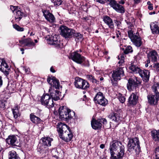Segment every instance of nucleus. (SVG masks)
<instances>
[{"mask_svg":"<svg viewBox=\"0 0 159 159\" xmlns=\"http://www.w3.org/2000/svg\"><path fill=\"white\" fill-rule=\"evenodd\" d=\"M110 152L111 159H120L125 154V147L121 142L113 140L110 144Z\"/></svg>","mask_w":159,"mask_h":159,"instance_id":"obj_1","label":"nucleus"},{"mask_svg":"<svg viewBox=\"0 0 159 159\" xmlns=\"http://www.w3.org/2000/svg\"><path fill=\"white\" fill-rule=\"evenodd\" d=\"M127 144L128 150L129 152H134L136 154H139L140 151L139 141L137 137L128 138Z\"/></svg>","mask_w":159,"mask_h":159,"instance_id":"obj_2","label":"nucleus"},{"mask_svg":"<svg viewBox=\"0 0 159 159\" xmlns=\"http://www.w3.org/2000/svg\"><path fill=\"white\" fill-rule=\"evenodd\" d=\"M59 114L60 119L66 120L71 119L75 115V112L66 106H62L59 108Z\"/></svg>","mask_w":159,"mask_h":159,"instance_id":"obj_3","label":"nucleus"},{"mask_svg":"<svg viewBox=\"0 0 159 159\" xmlns=\"http://www.w3.org/2000/svg\"><path fill=\"white\" fill-rule=\"evenodd\" d=\"M141 84L140 80L137 77H134L130 78L128 80L127 87L129 91H133L138 89L139 86Z\"/></svg>","mask_w":159,"mask_h":159,"instance_id":"obj_4","label":"nucleus"},{"mask_svg":"<svg viewBox=\"0 0 159 159\" xmlns=\"http://www.w3.org/2000/svg\"><path fill=\"white\" fill-rule=\"evenodd\" d=\"M59 29L60 35L65 38L72 37L75 33V30L63 25H61Z\"/></svg>","mask_w":159,"mask_h":159,"instance_id":"obj_5","label":"nucleus"},{"mask_svg":"<svg viewBox=\"0 0 159 159\" xmlns=\"http://www.w3.org/2000/svg\"><path fill=\"white\" fill-rule=\"evenodd\" d=\"M74 84L75 87L77 88L85 89L89 88V87L88 82L79 77L75 78Z\"/></svg>","mask_w":159,"mask_h":159,"instance_id":"obj_6","label":"nucleus"},{"mask_svg":"<svg viewBox=\"0 0 159 159\" xmlns=\"http://www.w3.org/2000/svg\"><path fill=\"white\" fill-rule=\"evenodd\" d=\"M40 101L42 105L48 106L50 108L54 106L53 100L48 94H43L41 97Z\"/></svg>","mask_w":159,"mask_h":159,"instance_id":"obj_7","label":"nucleus"},{"mask_svg":"<svg viewBox=\"0 0 159 159\" xmlns=\"http://www.w3.org/2000/svg\"><path fill=\"white\" fill-rule=\"evenodd\" d=\"M70 58L78 64H81L84 62H86V61H88L84 57L81 56L76 52L70 53Z\"/></svg>","mask_w":159,"mask_h":159,"instance_id":"obj_8","label":"nucleus"},{"mask_svg":"<svg viewBox=\"0 0 159 159\" xmlns=\"http://www.w3.org/2000/svg\"><path fill=\"white\" fill-rule=\"evenodd\" d=\"M123 68L118 67L113 71L112 77L114 81H117L120 80L121 78L124 76V72Z\"/></svg>","mask_w":159,"mask_h":159,"instance_id":"obj_9","label":"nucleus"},{"mask_svg":"<svg viewBox=\"0 0 159 159\" xmlns=\"http://www.w3.org/2000/svg\"><path fill=\"white\" fill-rule=\"evenodd\" d=\"M106 125L107 123L106 120L104 118H101L97 120H93L91 121V125L93 129H97L100 128L102 125V123Z\"/></svg>","mask_w":159,"mask_h":159,"instance_id":"obj_10","label":"nucleus"},{"mask_svg":"<svg viewBox=\"0 0 159 159\" xmlns=\"http://www.w3.org/2000/svg\"><path fill=\"white\" fill-rule=\"evenodd\" d=\"M7 143L9 145L12 146H19L20 143L15 135H9L6 139Z\"/></svg>","mask_w":159,"mask_h":159,"instance_id":"obj_11","label":"nucleus"},{"mask_svg":"<svg viewBox=\"0 0 159 159\" xmlns=\"http://www.w3.org/2000/svg\"><path fill=\"white\" fill-rule=\"evenodd\" d=\"M58 37V36L56 35L51 36L48 39H47L48 43L51 45H54L55 47H60L61 42Z\"/></svg>","mask_w":159,"mask_h":159,"instance_id":"obj_12","label":"nucleus"},{"mask_svg":"<svg viewBox=\"0 0 159 159\" xmlns=\"http://www.w3.org/2000/svg\"><path fill=\"white\" fill-rule=\"evenodd\" d=\"M60 138L65 141L68 142L72 139L73 134L69 129L66 130L60 136Z\"/></svg>","mask_w":159,"mask_h":159,"instance_id":"obj_13","label":"nucleus"},{"mask_svg":"<svg viewBox=\"0 0 159 159\" xmlns=\"http://www.w3.org/2000/svg\"><path fill=\"white\" fill-rule=\"evenodd\" d=\"M47 81L51 86H53L56 89L59 88L60 83L56 77H52V78L48 77L47 79Z\"/></svg>","mask_w":159,"mask_h":159,"instance_id":"obj_14","label":"nucleus"},{"mask_svg":"<svg viewBox=\"0 0 159 159\" xmlns=\"http://www.w3.org/2000/svg\"><path fill=\"white\" fill-rule=\"evenodd\" d=\"M138 98L137 93H132L129 98L128 102L129 105L133 106L135 105L137 103Z\"/></svg>","mask_w":159,"mask_h":159,"instance_id":"obj_15","label":"nucleus"},{"mask_svg":"<svg viewBox=\"0 0 159 159\" xmlns=\"http://www.w3.org/2000/svg\"><path fill=\"white\" fill-rule=\"evenodd\" d=\"M148 102L151 105H156L158 101L159 96L156 94H150L147 96Z\"/></svg>","mask_w":159,"mask_h":159,"instance_id":"obj_16","label":"nucleus"},{"mask_svg":"<svg viewBox=\"0 0 159 159\" xmlns=\"http://www.w3.org/2000/svg\"><path fill=\"white\" fill-rule=\"evenodd\" d=\"M8 68V66L5 61L3 59L2 60L0 65V70L6 76L9 74Z\"/></svg>","mask_w":159,"mask_h":159,"instance_id":"obj_17","label":"nucleus"},{"mask_svg":"<svg viewBox=\"0 0 159 159\" xmlns=\"http://www.w3.org/2000/svg\"><path fill=\"white\" fill-rule=\"evenodd\" d=\"M69 129L67 125L61 123H58L57 125V129L59 136Z\"/></svg>","mask_w":159,"mask_h":159,"instance_id":"obj_18","label":"nucleus"},{"mask_svg":"<svg viewBox=\"0 0 159 159\" xmlns=\"http://www.w3.org/2000/svg\"><path fill=\"white\" fill-rule=\"evenodd\" d=\"M43 12L45 19L50 22H53L55 20V18L54 16L48 11L44 10Z\"/></svg>","mask_w":159,"mask_h":159,"instance_id":"obj_19","label":"nucleus"},{"mask_svg":"<svg viewBox=\"0 0 159 159\" xmlns=\"http://www.w3.org/2000/svg\"><path fill=\"white\" fill-rule=\"evenodd\" d=\"M19 42L21 45L24 44L25 46L28 47L34 46L35 45V44L33 42V40L30 38L23 40H20Z\"/></svg>","mask_w":159,"mask_h":159,"instance_id":"obj_20","label":"nucleus"},{"mask_svg":"<svg viewBox=\"0 0 159 159\" xmlns=\"http://www.w3.org/2000/svg\"><path fill=\"white\" fill-rule=\"evenodd\" d=\"M51 91L50 93V96L51 97V99L55 100L57 101L60 99L59 95L60 93L59 92L58 90H52V89H50L49 90V91L50 92Z\"/></svg>","mask_w":159,"mask_h":159,"instance_id":"obj_21","label":"nucleus"},{"mask_svg":"<svg viewBox=\"0 0 159 159\" xmlns=\"http://www.w3.org/2000/svg\"><path fill=\"white\" fill-rule=\"evenodd\" d=\"M139 75L144 81L147 82L148 81L150 75L149 72L148 70H142Z\"/></svg>","mask_w":159,"mask_h":159,"instance_id":"obj_22","label":"nucleus"},{"mask_svg":"<svg viewBox=\"0 0 159 159\" xmlns=\"http://www.w3.org/2000/svg\"><path fill=\"white\" fill-rule=\"evenodd\" d=\"M103 20L111 29L114 28V25L112 19L108 16H105L103 17Z\"/></svg>","mask_w":159,"mask_h":159,"instance_id":"obj_23","label":"nucleus"},{"mask_svg":"<svg viewBox=\"0 0 159 159\" xmlns=\"http://www.w3.org/2000/svg\"><path fill=\"white\" fill-rule=\"evenodd\" d=\"M151 28L153 33L159 34V22H153L151 25Z\"/></svg>","mask_w":159,"mask_h":159,"instance_id":"obj_24","label":"nucleus"},{"mask_svg":"<svg viewBox=\"0 0 159 159\" xmlns=\"http://www.w3.org/2000/svg\"><path fill=\"white\" fill-rule=\"evenodd\" d=\"M108 117L116 122H118L121 120V117L119 114L116 113H111L109 115Z\"/></svg>","mask_w":159,"mask_h":159,"instance_id":"obj_25","label":"nucleus"},{"mask_svg":"<svg viewBox=\"0 0 159 159\" xmlns=\"http://www.w3.org/2000/svg\"><path fill=\"white\" fill-rule=\"evenodd\" d=\"M30 120L31 122L35 124H38L40 123L42 120L39 117L34 115L33 113L30 115Z\"/></svg>","mask_w":159,"mask_h":159,"instance_id":"obj_26","label":"nucleus"},{"mask_svg":"<svg viewBox=\"0 0 159 159\" xmlns=\"http://www.w3.org/2000/svg\"><path fill=\"white\" fill-rule=\"evenodd\" d=\"M157 52L156 51H152L148 54L147 57L148 59H151L152 61L155 62L157 59Z\"/></svg>","mask_w":159,"mask_h":159,"instance_id":"obj_27","label":"nucleus"},{"mask_svg":"<svg viewBox=\"0 0 159 159\" xmlns=\"http://www.w3.org/2000/svg\"><path fill=\"white\" fill-rule=\"evenodd\" d=\"M19 109L20 107L18 105H16L11 109L13 117L15 119H16L20 116V114L19 111Z\"/></svg>","mask_w":159,"mask_h":159,"instance_id":"obj_28","label":"nucleus"},{"mask_svg":"<svg viewBox=\"0 0 159 159\" xmlns=\"http://www.w3.org/2000/svg\"><path fill=\"white\" fill-rule=\"evenodd\" d=\"M116 11L120 13L125 12V9L121 5L116 2L112 7Z\"/></svg>","mask_w":159,"mask_h":159,"instance_id":"obj_29","label":"nucleus"},{"mask_svg":"<svg viewBox=\"0 0 159 159\" xmlns=\"http://www.w3.org/2000/svg\"><path fill=\"white\" fill-rule=\"evenodd\" d=\"M42 140L43 145L47 146H50L51 145V142L53 140V139L49 137H45L42 138Z\"/></svg>","mask_w":159,"mask_h":159,"instance_id":"obj_30","label":"nucleus"},{"mask_svg":"<svg viewBox=\"0 0 159 159\" xmlns=\"http://www.w3.org/2000/svg\"><path fill=\"white\" fill-rule=\"evenodd\" d=\"M151 136L155 141H159V130H154L152 131Z\"/></svg>","mask_w":159,"mask_h":159,"instance_id":"obj_31","label":"nucleus"},{"mask_svg":"<svg viewBox=\"0 0 159 159\" xmlns=\"http://www.w3.org/2000/svg\"><path fill=\"white\" fill-rule=\"evenodd\" d=\"M131 41L137 47H140L142 44L141 38L137 35L135 36L134 39Z\"/></svg>","mask_w":159,"mask_h":159,"instance_id":"obj_32","label":"nucleus"},{"mask_svg":"<svg viewBox=\"0 0 159 159\" xmlns=\"http://www.w3.org/2000/svg\"><path fill=\"white\" fill-rule=\"evenodd\" d=\"M15 18L16 21H19L22 18L23 13L19 10H17L15 12Z\"/></svg>","mask_w":159,"mask_h":159,"instance_id":"obj_33","label":"nucleus"},{"mask_svg":"<svg viewBox=\"0 0 159 159\" xmlns=\"http://www.w3.org/2000/svg\"><path fill=\"white\" fill-rule=\"evenodd\" d=\"M9 159H20L16 152L14 150L10 151L8 153Z\"/></svg>","mask_w":159,"mask_h":159,"instance_id":"obj_34","label":"nucleus"},{"mask_svg":"<svg viewBox=\"0 0 159 159\" xmlns=\"http://www.w3.org/2000/svg\"><path fill=\"white\" fill-rule=\"evenodd\" d=\"M104 97V96L102 93L99 92L97 93L95 97L94 98V100L96 103H98Z\"/></svg>","mask_w":159,"mask_h":159,"instance_id":"obj_35","label":"nucleus"},{"mask_svg":"<svg viewBox=\"0 0 159 159\" xmlns=\"http://www.w3.org/2000/svg\"><path fill=\"white\" fill-rule=\"evenodd\" d=\"M129 68V69L133 71L134 73H138L139 75H140L142 70L139 68L134 65H132Z\"/></svg>","mask_w":159,"mask_h":159,"instance_id":"obj_36","label":"nucleus"},{"mask_svg":"<svg viewBox=\"0 0 159 159\" xmlns=\"http://www.w3.org/2000/svg\"><path fill=\"white\" fill-rule=\"evenodd\" d=\"M73 36L75 38L76 42L81 41L83 39V35L79 33H76L75 30Z\"/></svg>","mask_w":159,"mask_h":159,"instance_id":"obj_37","label":"nucleus"},{"mask_svg":"<svg viewBox=\"0 0 159 159\" xmlns=\"http://www.w3.org/2000/svg\"><path fill=\"white\" fill-rule=\"evenodd\" d=\"M152 89L155 94L159 96V84H154L152 86Z\"/></svg>","mask_w":159,"mask_h":159,"instance_id":"obj_38","label":"nucleus"},{"mask_svg":"<svg viewBox=\"0 0 159 159\" xmlns=\"http://www.w3.org/2000/svg\"><path fill=\"white\" fill-rule=\"evenodd\" d=\"M108 103L107 100L105 97L97 103L103 106H106Z\"/></svg>","mask_w":159,"mask_h":159,"instance_id":"obj_39","label":"nucleus"},{"mask_svg":"<svg viewBox=\"0 0 159 159\" xmlns=\"http://www.w3.org/2000/svg\"><path fill=\"white\" fill-rule=\"evenodd\" d=\"M87 79L92 82L93 83H97V80L94 78V77L92 75H86Z\"/></svg>","mask_w":159,"mask_h":159,"instance_id":"obj_40","label":"nucleus"},{"mask_svg":"<svg viewBox=\"0 0 159 159\" xmlns=\"http://www.w3.org/2000/svg\"><path fill=\"white\" fill-rule=\"evenodd\" d=\"M133 51V50L131 46H128L126 47L125 49L124 50V52L125 54H127L129 53H131Z\"/></svg>","mask_w":159,"mask_h":159,"instance_id":"obj_41","label":"nucleus"},{"mask_svg":"<svg viewBox=\"0 0 159 159\" xmlns=\"http://www.w3.org/2000/svg\"><path fill=\"white\" fill-rule=\"evenodd\" d=\"M118 58L120 60L118 62L119 64L121 65L124 62L125 56L124 54H120L118 57Z\"/></svg>","mask_w":159,"mask_h":159,"instance_id":"obj_42","label":"nucleus"},{"mask_svg":"<svg viewBox=\"0 0 159 159\" xmlns=\"http://www.w3.org/2000/svg\"><path fill=\"white\" fill-rule=\"evenodd\" d=\"M155 156L154 159H159V147L156 148L155 149Z\"/></svg>","mask_w":159,"mask_h":159,"instance_id":"obj_43","label":"nucleus"},{"mask_svg":"<svg viewBox=\"0 0 159 159\" xmlns=\"http://www.w3.org/2000/svg\"><path fill=\"white\" fill-rule=\"evenodd\" d=\"M128 33L129 37L130 38L131 41L134 39V36L137 35L134 34L132 30L128 31Z\"/></svg>","mask_w":159,"mask_h":159,"instance_id":"obj_44","label":"nucleus"},{"mask_svg":"<svg viewBox=\"0 0 159 159\" xmlns=\"http://www.w3.org/2000/svg\"><path fill=\"white\" fill-rule=\"evenodd\" d=\"M13 27L14 28H15L16 30L18 31H22L24 30V28L20 27L17 24L13 25Z\"/></svg>","mask_w":159,"mask_h":159,"instance_id":"obj_45","label":"nucleus"},{"mask_svg":"<svg viewBox=\"0 0 159 159\" xmlns=\"http://www.w3.org/2000/svg\"><path fill=\"white\" fill-rule=\"evenodd\" d=\"M52 2L55 6H59L62 3V1L61 0H52Z\"/></svg>","mask_w":159,"mask_h":159,"instance_id":"obj_46","label":"nucleus"},{"mask_svg":"<svg viewBox=\"0 0 159 159\" xmlns=\"http://www.w3.org/2000/svg\"><path fill=\"white\" fill-rule=\"evenodd\" d=\"M153 67L155 68L157 72L159 73V62L154 63L153 65Z\"/></svg>","mask_w":159,"mask_h":159,"instance_id":"obj_47","label":"nucleus"},{"mask_svg":"<svg viewBox=\"0 0 159 159\" xmlns=\"http://www.w3.org/2000/svg\"><path fill=\"white\" fill-rule=\"evenodd\" d=\"M107 2H109V4L112 7L116 2L115 0H107Z\"/></svg>","mask_w":159,"mask_h":159,"instance_id":"obj_48","label":"nucleus"},{"mask_svg":"<svg viewBox=\"0 0 159 159\" xmlns=\"http://www.w3.org/2000/svg\"><path fill=\"white\" fill-rule=\"evenodd\" d=\"M114 21L117 27H121V23L120 21L119 20H115Z\"/></svg>","mask_w":159,"mask_h":159,"instance_id":"obj_49","label":"nucleus"},{"mask_svg":"<svg viewBox=\"0 0 159 159\" xmlns=\"http://www.w3.org/2000/svg\"><path fill=\"white\" fill-rule=\"evenodd\" d=\"M119 99L121 103H123L125 101V98L124 96H120L119 98Z\"/></svg>","mask_w":159,"mask_h":159,"instance_id":"obj_50","label":"nucleus"},{"mask_svg":"<svg viewBox=\"0 0 159 159\" xmlns=\"http://www.w3.org/2000/svg\"><path fill=\"white\" fill-rule=\"evenodd\" d=\"M18 7L16 6H10L11 9L14 12L18 10Z\"/></svg>","mask_w":159,"mask_h":159,"instance_id":"obj_51","label":"nucleus"},{"mask_svg":"<svg viewBox=\"0 0 159 159\" xmlns=\"http://www.w3.org/2000/svg\"><path fill=\"white\" fill-rule=\"evenodd\" d=\"M22 68H23V70L25 71L26 73L27 74H29V73L30 71L29 68H26L24 66L22 67Z\"/></svg>","mask_w":159,"mask_h":159,"instance_id":"obj_52","label":"nucleus"},{"mask_svg":"<svg viewBox=\"0 0 159 159\" xmlns=\"http://www.w3.org/2000/svg\"><path fill=\"white\" fill-rule=\"evenodd\" d=\"M126 23H127V25H128L129 27L130 26V27L131 28L133 26V24L131 23L130 22L128 21L126 22Z\"/></svg>","mask_w":159,"mask_h":159,"instance_id":"obj_53","label":"nucleus"},{"mask_svg":"<svg viewBox=\"0 0 159 159\" xmlns=\"http://www.w3.org/2000/svg\"><path fill=\"white\" fill-rule=\"evenodd\" d=\"M111 83L114 86H116L117 85V83L116 82V81H115V82H113L112 80H111Z\"/></svg>","mask_w":159,"mask_h":159,"instance_id":"obj_54","label":"nucleus"},{"mask_svg":"<svg viewBox=\"0 0 159 159\" xmlns=\"http://www.w3.org/2000/svg\"><path fill=\"white\" fill-rule=\"evenodd\" d=\"M98 2L101 3H104L105 2L106 0H96Z\"/></svg>","mask_w":159,"mask_h":159,"instance_id":"obj_55","label":"nucleus"},{"mask_svg":"<svg viewBox=\"0 0 159 159\" xmlns=\"http://www.w3.org/2000/svg\"><path fill=\"white\" fill-rule=\"evenodd\" d=\"M2 82L3 81L2 80V77L0 76V87L2 85Z\"/></svg>","mask_w":159,"mask_h":159,"instance_id":"obj_56","label":"nucleus"},{"mask_svg":"<svg viewBox=\"0 0 159 159\" xmlns=\"http://www.w3.org/2000/svg\"><path fill=\"white\" fill-rule=\"evenodd\" d=\"M148 8L150 10H152L153 9L152 5H149L148 6Z\"/></svg>","mask_w":159,"mask_h":159,"instance_id":"obj_57","label":"nucleus"},{"mask_svg":"<svg viewBox=\"0 0 159 159\" xmlns=\"http://www.w3.org/2000/svg\"><path fill=\"white\" fill-rule=\"evenodd\" d=\"M50 70L52 72V73H54L55 72V70L52 67H51Z\"/></svg>","mask_w":159,"mask_h":159,"instance_id":"obj_58","label":"nucleus"},{"mask_svg":"<svg viewBox=\"0 0 159 159\" xmlns=\"http://www.w3.org/2000/svg\"><path fill=\"white\" fill-rule=\"evenodd\" d=\"M134 0V2L135 3H138L140 2L141 0Z\"/></svg>","mask_w":159,"mask_h":159,"instance_id":"obj_59","label":"nucleus"},{"mask_svg":"<svg viewBox=\"0 0 159 159\" xmlns=\"http://www.w3.org/2000/svg\"><path fill=\"white\" fill-rule=\"evenodd\" d=\"M105 147V145L104 144H101L100 145V147L102 148V149H103Z\"/></svg>","mask_w":159,"mask_h":159,"instance_id":"obj_60","label":"nucleus"},{"mask_svg":"<svg viewBox=\"0 0 159 159\" xmlns=\"http://www.w3.org/2000/svg\"><path fill=\"white\" fill-rule=\"evenodd\" d=\"M20 50L22 52V54H23L24 53V49L23 48H20Z\"/></svg>","mask_w":159,"mask_h":159,"instance_id":"obj_61","label":"nucleus"},{"mask_svg":"<svg viewBox=\"0 0 159 159\" xmlns=\"http://www.w3.org/2000/svg\"><path fill=\"white\" fill-rule=\"evenodd\" d=\"M120 3L122 4H123L125 3L124 1H123V0H121L120 1Z\"/></svg>","mask_w":159,"mask_h":159,"instance_id":"obj_62","label":"nucleus"},{"mask_svg":"<svg viewBox=\"0 0 159 159\" xmlns=\"http://www.w3.org/2000/svg\"><path fill=\"white\" fill-rule=\"evenodd\" d=\"M151 59H148V60H147V63H147V64H149L150 63V60Z\"/></svg>","mask_w":159,"mask_h":159,"instance_id":"obj_63","label":"nucleus"},{"mask_svg":"<svg viewBox=\"0 0 159 159\" xmlns=\"http://www.w3.org/2000/svg\"><path fill=\"white\" fill-rule=\"evenodd\" d=\"M147 4L149 5H152V4L151 3V2L150 1H148L147 2Z\"/></svg>","mask_w":159,"mask_h":159,"instance_id":"obj_64","label":"nucleus"}]
</instances>
